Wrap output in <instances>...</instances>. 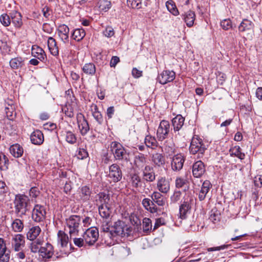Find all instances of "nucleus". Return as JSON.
Wrapping results in <instances>:
<instances>
[{"instance_id":"1","label":"nucleus","mask_w":262,"mask_h":262,"mask_svg":"<svg viewBox=\"0 0 262 262\" xmlns=\"http://www.w3.org/2000/svg\"><path fill=\"white\" fill-rule=\"evenodd\" d=\"M13 203L15 213L19 217L26 215L27 212L30 210V200L29 197L25 194L15 195Z\"/></svg>"},{"instance_id":"2","label":"nucleus","mask_w":262,"mask_h":262,"mask_svg":"<svg viewBox=\"0 0 262 262\" xmlns=\"http://www.w3.org/2000/svg\"><path fill=\"white\" fill-rule=\"evenodd\" d=\"M131 232L132 228L126 225L124 222L118 220L115 222L113 226L111 227L110 237L116 236L128 237L130 235Z\"/></svg>"},{"instance_id":"3","label":"nucleus","mask_w":262,"mask_h":262,"mask_svg":"<svg viewBox=\"0 0 262 262\" xmlns=\"http://www.w3.org/2000/svg\"><path fill=\"white\" fill-rule=\"evenodd\" d=\"M66 224L69 228L70 237L78 235L81 222V217L78 215H72L66 220Z\"/></svg>"},{"instance_id":"4","label":"nucleus","mask_w":262,"mask_h":262,"mask_svg":"<svg viewBox=\"0 0 262 262\" xmlns=\"http://www.w3.org/2000/svg\"><path fill=\"white\" fill-rule=\"evenodd\" d=\"M99 236L98 230L96 228H90L83 235L84 241L89 245H93L97 241Z\"/></svg>"},{"instance_id":"5","label":"nucleus","mask_w":262,"mask_h":262,"mask_svg":"<svg viewBox=\"0 0 262 262\" xmlns=\"http://www.w3.org/2000/svg\"><path fill=\"white\" fill-rule=\"evenodd\" d=\"M46 211L44 206L36 205L32 212V220L37 223L43 222L46 219Z\"/></svg>"},{"instance_id":"6","label":"nucleus","mask_w":262,"mask_h":262,"mask_svg":"<svg viewBox=\"0 0 262 262\" xmlns=\"http://www.w3.org/2000/svg\"><path fill=\"white\" fill-rule=\"evenodd\" d=\"M170 129V124L167 120L161 121L157 131V136L159 140L165 139L168 135Z\"/></svg>"},{"instance_id":"7","label":"nucleus","mask_w":262,"mask_h":262,"mask_svg":"<svg viewBox=\"0 0 262 262\" xmlns=\"http://www.w3.org/2000/svg\"><path fill=\"white\" fill-rule=\"evenodd\" d=\"M176 77V73L173 71H163L158 75L157 80L161 84H165L172 81Z\"/></svg>"},{"instance_id":"8","label":"nucleus","mask_w":262,"mask_h":262,"mask_svg":"<svg viewBox=\"0 0 262 262\" xmlns=\"http://www.w3.org/2000/svg\"><path fill=\"white\" fill-rule=\"evenodd\" d=\"M109 177L114 182L120 181L122 177V171L120 167L116 164H112L110 166Z\"/></svg>"},{"instance_id":"9","label":"nucleus","mask_w":262,"mask_h":262,"mask_svg":"<svg viewBox=\"0 0 262 262\" xmlns=\"http://www.w3.org/2000/svg\"><path fill=\"white\" fill-rule=\"evenodd\" d=\"M157 187L161 193L167 194L170 189L169 180L165 177H160L157 181Z\"/></svg>"},{"instance_id":"10","label":"nucleus","mask_w":262,"mask_h":262,"mask_svg":"<svg viewBox=\"0 0 262 262\" xmlns=\"http://www.w3.org/2000/svg\"><path fill=\"white\" fill-rule=\"evenodd\" d=\"M206 169L204 163L201 161L195 162L192 166V174L195 178H201L205 172Z\"/></svg>"},{"instance_id":"11","label":"nucleus","mask_w":262,"mask_h":262,"mask_svg":"<svg viewBox=\"0 0 262 262\" xmlns=\"http://www.w3.org/2000/svg\"><path fill=\"white\" fill-rule=\"evenodd\" d=\"M25 237L21 234H17L12 238L11 245L15 251H19L25 246Z\"/></svg>"},{"instance_id":"12","label":"nucleus","mask_w":262,"mask_h":262,"mask_svg":"<svg viewBox=\"0 0 262 262\" xmlns=\"http://www.w3.org/2000/svg\"><path fill=\"white\" fill-rule=\"evenodd\" d=\"M185 159L181 154L175 155L171 163V168L173 171H178L182 169Z\"/></svg>"},{"instance_id":"13","label":"nucleus","mask_w":262,"mask_h":262,"mask_svg":"<svg viewBox=\"0 0 262 262\" xmlns=\"http://www.w3.org/2000/svg\"><path fill=\"white\" fill-rule=\"evenodd\" d=\"M92 193V190L88 186H83L79 189L80 199L83 202H88L90 200Z\"/></svg>"},{"instance_id":"14","label":"nucleus","mask_w":262,"mask_h":262,"mask_svg":"<svg viewBox=\"0 0 262 262\" xmlns=\"http://www.w3.org/2000/svg\"><path fill=\"white\" fill-rule=\"evenodd\" d=\"M9 251L7 252V247L4 240L0 238V262H9Z\"/></svg>"},{"instance_id":"15","label":"nucleus","mask_w":262,"mask_h":262,"mask_svg":"<svg viewBox=\"0 0 262 262\" xmlns=\"http://www.w3.org/2000/svg\"><path fill=\"white\" fill-rule=\"evenodd\" d=\"M110 196L109 194L104 192H99L96 195L95 204L97 206L109 205Z\"/></svg>"},{"instance_id":"16","label":"nucleus","mask_w":262,"mask_h":262,"mask_svg":"<svg viewBox=\"0 0 262 262\" xmlns=\"http://www.w3.org/2000/svg\"><path fill=\"white\" fill-rule=\"evenodd\" d=\"M143 179L147 182H152L155 180L156 176L152 167L147 165L143 169Z\"/></svg>"},{"instance_id":"17","label":"nucleus","mask_w":262,"mask_h":262,"mask_svg":"<svg viewBox=\"0 0 262 262\" xmlns=\"http://www.w3.org/2000/svg\"><path fill=\"white\" fill-rule=\"evenodd\" d=\"M53 246L50 243H46L45 246L41 247L39 250L40 255L43 258H50L53 254Z\"/></svg>"},{"instance_id":"18","label":"nucleus","mask_w":262,"mask_h":262,"mask_svg":"<svg viewBox=\"0 0 262 262\" xmlns=\"http://www.w3.org/2000/svg\"><path fill=\"white\" fill-rule=\"evenodd\" d=\"M41 231V228L39 226H33L30 227L27 233V239L31 241L37 239Z\"/></svg>"},{"instance_id":"19","label":"nucleus","mask_w":262,"mask_h":262,"mask_svg":"<svg viewBox=\"0 0 262 262\" xmlns=\"http://www.w3.org/2000/svg\"><path fill=\"white\" fill-rule=\"evenodd\" d=\"M32 55L41 61L46 59V55L43 50L37 45L32 47Z\"/></svg>"},{"instance_id":"20","label":"nucleus","mask_w":262,"mask_h":262,"mask_svg":"<svg viewBox=\"0 0 262 262\" xmlns=\"http://www.w3.org/2000/svg\"><path fill=\"white\" fill-rule=\"evenodd\" d=\"M78 127L82 136L85 135L90 130L89 123L83 116L81 118L78 117L77 119Z\"/></svg>"},{"instance_id":"21","label":"nucleus","mask_w":262,"mask_h":262,"mask_svg":"<svg viewBox=\"0 0 262 262\" xmlns=\"http://www.w3.org/2000/svg\"><path fill=\"white\" fill-rule=\"evenodd\" d=\"M30 139L33 144L39 145L43 142V135L40 130L37 129L32 133Z\"/></svg>"},{"instance_id":"22","label":"nucleus","mask_w":262,"mask_h":262,"mask_svg":"<svg viewBox=\"0 0 262 262\" xmlns=\"http://www.w3.org/2000/svg\"><path fill=\"white\" fill-rule=\"evenodd\" d=\"M69 28L67 25L63 24L58 27V34L64 42L69 41Z\"/></svg>"},{"instance_id":"23","label":"nucleus","mask_w":262,"mask_h":262,"mask_svg":"<svg viewBox=\"0 0 262 262\" xmlns=\"http://www.w3.org/2000/svg\"><path fill=\"white\" fill-rule=\"evenodd\" d=\"M211 187L212 185L209 181L206 180L203 182L199 193L200 201H202L205 199L207 194Z\"/></svg>"},{"instance_id":"24","label":"nucleus","mask_w":262,"mask_h":262,"mask_svg":"<svg viewBox=\"0 0 262 262\" xmlns=\"http://www.w3.org/2000/svg\"><path fill=\"white\" fill-rule=\"evenodd\" d=\"M98 210L99 213L102 218L105 219V221H110L111 210L109 207V205L105 206H103L102 205H99L98 206Z\"/></svg>"},{"instance_id":"25","label":"nucleus","mask_w":262,"mask_h":262,"mask_svg":"<svg viewBox=\"0 0 262 262\" xmlns=\"http://www.w3.org/2000/svg\"><path fill=\"white\" fill-rule=\"evenodd\" d=\"M253 28L254 24L251 21L247 19H244L238 26V31L241 32H244L247 31H253Z\"/></svg>"},{"instance_id":"26","label":"nucleus","mask_w":262,"mask_h":262,"mask_svg":"<svg viewBox=\"0 0 262 262\" xmlns=\"http://www.w3.org/2000/svg\"><path fill=\"white\" fill-rule=\"evenodd\" d=\"M48 47L51 54L53 56H57L59 54L58 48L54 38L49 37L48 40Z\"/></svg>"},{"instance_id":"27","label":"nucleus","mask_w":262,"mask_h":262,"mask_svg":"<svg viewBox=\"0 0 262 262\" xmlns=\"http://www.w3.org/2000/svg\"><path fill=\"white\" fill-rule=\"evenodd\" d=\"M189 181L187 178L177 177L175 180L176 187L177 188H184V190L186 191L189 188Z\"/></svg>"},{"instance_id":"28","label":"nucleus","mask_w":262,"mask_h":262,"mask_svg":"<svg viewBox=\"0 0 262 262\" xmlns=\"http://www.w3.org/2000/svg\"><path fill=\"white\" fill-rule=\"evenodd\" d=\"M185 118L181 115H178L172 120V124L174 132L179 131L183 126Z\"/></svg>"},{"instance_id":"29","label":"nucleus","mask_w":262,"mask_h":262,"mask_svg":"<svg viewBox=\"0 0 262 262\" xmlns=\"http://www.w3.org/2000/svg\"><path fill=\"white\" fill-rule=\"evenodd\" d=\"M11 21L16 27H20L22 25L21 15L16 11H13L10 13Z\"/></svg>"},{"instance_id":"30","label":"nucleus","mask_w":262,"mask_h":262,"mask_svg":"<svg viewBox=\"0 0 262 262\" xmlns=\"http://www.w3.org/2000/svg\"><path fill=\"white\" fill-rule=\"evenodd\" d=\"M151 198L158 206H163L165 204L164 197L160 192L154 191L151 195Z\"/></svg>"},{"instance_id":"31","label":"nucleus","mask_w":262,"mask_h":262,"mask_svg":"<svg viewBox=\"0 0 262 262\" xmlns=\"http://www.w3.org/2000/svg\"><path fill=\"white\" fill-rule=\"evenodd\" d=\"M10 67L12 69H18L21 68L25 65L24 59L20 57L12 58L9 62Z\"/></svg>"},{"instance_id":"32","label":"nucleus","mask_w":262,"mask_h":262,"mask_svg":"<svg viewBox=\"0 0 262 262\" xmlns=\"http://www.w3.org/2000/svg\"><path fill=\"white\" fill-rule=\"evenodd\" d=\"M191 206L188 202L184 201L179 208L180 217L182 219H185L187 213L190 211Z\"/></svg>"},{"instance_id":"33","label":"nucleus","mask_w":262,"mask_h":262,"mask_svg":"<svg viewBox=\"0 0 262 262\" xmlns=\"http://www.w3.org/2000/svg\"><path fill=\"white\" fill-rule=\"evenodd\" d=\"M58 242L62 247L67 246L69 242V237L63 231L59 230L57 233Z\"/></svg>"},{"instance_id":"34","label":"nucleus","mask_w":262,"mask_h":262,"mask_svg":"<svg viewBox=\"0 0 262 262\" xmlns=\"http://www.w3.org/2000/svg\"><path fill=\"white\" fill-rule=\"evenodd\" d=\"M195 14L193 11H188L184 15V19L187 27H191L194 24Z\"/></svg>"},{"instance_id":"35","label":"nucleus","mask_w":262,"mask_h":262,"mask_svg":"<svg viewBox=\"0 0 262 262\" xmlns=\"http://www.w3.org/2000/svg\"><path fill=\"white\" fill-rule=\"evenodd\" d=\"M85 36V32L83 29H76L74 30L72 33V38L77 41H79L81 40Z\"/></svg>"},{"instance_id":"36","label":"nucleus","mask_w":262,"mask_h":262,"mask_svg":"<svg viewBox=\"0 0 262 262\" xmlns=\"http://www.w3.org/2000/svg\"><path fill=\"white\" fill-rule=\"evenodd\" d=\"M152 162L158 166H162L165 164V158L161 154L156 153L152 156Z\"/></svg>"},{"instance_id":"37","label":"nucleus","mask_w":262,"mask_h":262,"mask_svg":"<svg viewBox=\"0 0 262 262\" xmlns=\"http://www.w3.org/2000/svg\"><path fill=\"white\" fill-rule=\"evenodd\" d=\"M82 71L85 74L93 75L96 72V67L93 63H88L83 66Z\"/></svg>"},{"instance_id":"38","label":"nucleus","mask_w":262,"mask_h":262,"mask_svg":"<svg viewBox=\"0 0 262 262\" xmlns=\"http://www.w3.org/2000/svg\"><path fill=\"white\" fill-rule=\"evenodd\" d=\"M9 161L8 158L3 154H0V170L6 171L8 169Z\"/></svg>"},{"instance_id":"39","label":"nucleus","mask_w":262,"mask_h":262,"mask_svg":"<svg viewBox=\"0 0 262 262\" xmlns=\"http://www.w3.org/2000/svg\"><path fill=\"white\" fill-rule=\"evenodd\" d=\"M11 227L14 232H19L24 228V223L20 219H16L12 223Z\"/></svg>"},{"instance_id":"40","label":"nucleus","mask_w":262,"mask_h":262,"mask_svg":"<svg viewBox=\"0 0 262 262\" xmlns=\"http://www.w3.org/2000/svg\"><path fill=\"white\" fill-rule=\"evenodd\" d=\"M42 244V240L40 238H38L31 243L30 246V248L31 252L33 253L39 252L40 246Z\"/></svg>"},{"instance_id":"41","label":"nucleus","mask_w":262,"mask_h":262,"mask_svg":"<svg viewBox=\"0 0 262 262\" xmlns=\"http://www.w3.org/2000/svg\"><path fill=\"white\" fill-rule=\"evenodd\" d=\"M166 6L168 10L173 15L177 16L179 12L174 2L172 0H169L166 3Z\"/></svg>"},{"instance_id":"42","label":"nucleus","mask_w":262,"mask_h":262,"mask_svg":"<svg viewBox=\"0 0 262 262\" xmlns=\"http://www.w3.org/2000/svg\"><path fill=\"white\" fill-rule=\"evenodd\" d=\"M190 147H205V145L204 144L202 139L200 138L198 136H195L191 140Z\"/></svg>"},{"instance_id":"43","label":"nucleus","mask_w":262,"mask_h":262,"mask_svg":"<svg viewBox=\"0 0 262 262\" xmlns=\"http://www.w3.org/2000/svg\"><path fill=\"white\" fill-rule=\"evenodd\" d=\"M151 201L148 198H145L142 201V204L144 208L151 213H156V208L150 207Z\"/></svg>"},{"instance_id":"44","label":"nucleus","mask_w":262,"mask_h":262,"mask_svg":"<svg viewBox=\"0 0 262 262\" xmlns=\"http://www.w3.org/2000/svg\"><path fill=\"white\" fill-rule=\"evenodd\" d=\"M130 182L133 187L138 188L141 183V178L136 173L130 174Z\"/></svg>"},{"instance_id":"45","label":"nucleus","mask_w":262,"mask_h":262,"mask_svg":"<svg viewBox=\"0 0 262 262\" xmlns=\"http://www.w3.org/2000/svg\"><path fill=\"white\" fill-rule=\"evenodd\" d=\"M229 154L231 156H235L240 159H244L245 154L241 151V148H230Z\"/></svg>"},{"instance_id":"46","label":"nucleus","mask_w":262,"mask_h":262,"mask_svg":"<svg viewBox=\"0 0 262 262\" xmlns=\"http://www.w3.org/2000/svg\"><path fill=\"white\" fill-rule=\"evenodd\" d=\"M114 149H115L114 155L116 158L118 159H122L124 158H127L126 157L127 154L125 151V148H113L112 149L113 152L114 151Z\"/></svg>"},{"instance_id":"47","label":"nucleus","mask_w":262,"mask_h":262,"mask_svg":"<svg viewBox=\"0 0 262 262\" xmlns=\"http://www.w3.org/2000/svg\"><path fill=\"white\" fill-rule=\"evenodd\" d=\"M135 163L136 166L139 168H143L146 166V159L143 156L136 157L135 160Z\"/></svg>"},{"instance_id":"48","label":"nucleus","mask_w":262,"mask_h":262,"mask_svg":"<svg viewBox=\"0 0 262 262\" xmlns=\"http://www.w3.org/2000/svg\"><path fill=\"white\" fill-rule=\"evenodd\" d=\"M143 230L144 232H148L151 229V221L150 219L145 217L143 219Z\"/></svg>"},{"instance_id":"49","label":"nucleus","mask_w":262,"mask_h":262,"mask_svg":"<svg viewBox=\"0 0 262 262\" xmlns=\"http://www.w3.org/2000/svg\"><path fill=\"white\" fill-rule=\"evenodd\" d=\"M75 156L78 159L83 160L88 157V152L86 148H78L76 152Z\"/></svg>"},{"instance_id":"50","label":"nucleus","mask_w":262,"mask_h":262,"mask_svg":"<svg viewBox=\"0 0 262 262\" xmlns=\"http://www.w3.org/2000/svg\"><path fill=\"white\" fill-rule=\"evenodd\" d=\"M127 4L133 9H140L142 6V0H127Z\"/></svg>"},{"instance_id":"51","label":"nucleus","mask_w":262,"mask_h":262,"mask_svg":"<svg viewBox=\"0 0 262 262\" xmlns=\"http://www.w3.org/2000/svg\"><path fill=\"white\" fill-rule=\"evenodd\" d=\"M99 9L105 12L108 11L111 7V3L106 0H100L99 2Z\"/></svg>"},{"instance_id":"52","label":"nucleus","mask_w":262,"mask_h":262,"mask_svg":"<svg viewBox=\"0 0 262 262\" xmlns=\"http://www.w3.org/2000/svg\"><path fill=\"white\" fill-rule=\"evenodd\" d=\"M0 21L3 26H9L11 24L10 16L6 13L2 14L0 16Z\"/></svg>"},{"instance_id":"53","label":"nucleus","mask_w":262,"mask_h":262,"mask_svg":"<svg viewBox=\"0 0 262 262\" xmlns=\"http://www.w3.org/2000/svg\"><path fill=\"white\" fill-rule=\"evenodd\" d=\"M144 142L146 147H151L155 145L157 141L155 138L150 136H147L145 138Z\"/></svg>"},{"instance_id":"54","label":"nucleus","mask_w":262,"mask_h":262,"mask_svg":"<svg viewBox=\"0 0 262 262\" xmlns=\"http://www.w3.org/2000/svg\"><path fill=\"white\" fill-rule=\"evenodd\" d=\"M221 26L225 30H228L232 28L231 20L230 19H225L221 21Z\"/></svg>"},{"instance_id":"55","label":"nucleus","mask_w":262,"mask_h":262,"mask_svg":"<svg viewBox=\"0 0 262 262\" xmlns=\"http://www.w3.org/2000/svg\"><path fill=\"white\" fill-rule=\"evenodd\" d=\"M11 154L15 158H19L22 156L23 148H9Z\"/></svg>"},{"instance_id":"56","label":"nucleus","mask_w":262,"mask_h":262,"mask_svg":"<svg viewBox=\"0 0 262 262\" xmlns=\"http://www.w3.org/2000/svg\"><path fill=\"white\" fill-rule=\"evenodd\" d=\"M66 140L69 143L73 144L76 142V138L72 132H67L66 135Z\"/></svg>"},{"instance_id":"57","label":"nucleus","mask_w":262,"mask_h":262,"mask_svg":"<svg viewBox=\"0 0 262 262\" xmlns=\"http://www.w3.org/2000/svg\"><path fill=\"white\" fill-rule=\"evenodd\" d=\"M110 221H105L103 222L101 226L100 231L107 233L110 237V231H111V229H110V226L108 225Z\"/></svg>"},{"instance_id":"58","label":"nucleus","mask_w":262,"mask_h":262,"mask_svg":"<svg viewBox=\"0 0 262 262\" xmlns=\"http://www.w3.org/2000/svg\"><path fill=\"white\" fill-rule=\"evenodd\" d=\"M103 34L107 38L112 37L115 34L114 29L111 26H107L103 31Z\"/></svg>"},{"instance_id":"59","label":"nucleus","mask_w":262,"mask_h":262,"mask_svg":"<svg viewBox=\"0 0 262 262\" xmlns=\"http://www.w3.org/2000/svg\"><path fill=\"white\" fill-rule=\"evenodd\" d=\"M220 219V214L217 213V211H214L213 210H212L210 214L209 220L214 223H215L216 222L219 221Z\"/></svg>"},{"instance_id":"60","label":"nucleus","mask_w":262,"mask_h":262,"mask_svg":"<svg viewBox=\"0 0 262 262\" xmlns=\"http://www.w3.org/2000/svg\"><path fill=\"white\" fill-rule=\"evenodd\" d=\"M181 196V192L180 191H174L173 194L171 196V201L175 203L180 200Z\"/></svg>"},{"instance_id":"61","label":"nucleus","mask_w":262,"mask_h":262,"mask_svg":"<svg viewBox=\"0 0 262 262\" xmlns=\"http://www.w3.org/2000/svg\"><path fill=\"white\" fill-rule=\"evenodd\" d=\"M65 115L70 117L72 118L74 116V112L72 107L70 105L67 106L64 108Z\"/></svg>"},{"instance_id":"62","label":"nucleus","mask_w":262,"mask_h":262,"mask_svg":"<svg viewBox=\"0 0 262 262\" xmlns=\"http://www.w3.org/2000/svg\"><path fill=\"white\" fill-rule=\"evenodd\" d=\"M129 220L131 223L133 225H138L140 223V220L138 217L136 215V214L134 213H132L129 216Z\"/></svg>"},{"instance_id":"63","label":"nucleus","mask_w":262,"mask_h":262,"mask_svg":"<svg viewBox=\"0 0 262 262\" xmlns=\"http://www.w3.org/2000/svg\"><path fill=\"white\" fill-rule=\"evenodd\" d=\"M93 116L96 120V121L99 124H101L102 123L103 121L102 115L101 113L99 112H95V114H93Z\"/></svg>"},{"instance_id":"64","label":"nucleus","mask_w":262,"mask_h":262,"mask_svg":"<svg viewBox=\"0 0 262 262\" xmlns=\"http://www.w3.org/2000/svg\"><path fill=\"white\" fill-rule=\"evenodd\" d=\"M84 239L83 238H74L73 242L74 244L78 247H81L83 246Z\"/></svg>"}]
</instances>
